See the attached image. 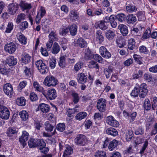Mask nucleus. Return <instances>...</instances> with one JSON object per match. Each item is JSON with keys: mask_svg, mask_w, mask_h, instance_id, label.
<instances>
[{"mask_svg": "<svg viewBox=\"0 0 157 157\" xmlns=\"http://www.w3.org/2000/svg\"><path fill=\"white\" fill-rule=\"evenodd\" d=\"M147 87V85L145 83H142L140 85L136 84L130 93V96L133 98L139 96L140 98H144L148 93Z\"/></svg>", "mask_w": 157, "mask_h": 157, "instance_id": "obj_1", "label": "nucleus"}, {"mask_svg": "<svg viewBox=\"0 0 157 157\" xmlns=\"http://www.w3.org/2000/svg\"><path fill=\"white\" fill-rule=\"evenodd\" d=\"M43 83L48 87H54L58 84V81L56 77L50 75L45 78Z\"/></svg>", "mask_w": 157, "mask_h": 157, "instance_id": "obj_2", "label": "nucleus"}, {"mask_svg": "<svg viewBox=\"0 0 157 157\" xmlns=\"http://www.w3.org/2000/svg\"><path fill=\"white\" fill-rule=\"evenodd\" d=\"M35 65L39 72L42 75L46 74L49 71L48 65L42 60L40 59L35 62Z\"/></svg>", "mask_w": 157, "mask_h": 157, "instance_id": "obj_3", "label": "nucleus"}, {"mask_svg": "<svg viewBox=\"0 0 157 157\" xmlns=\"http://www.w3.org/2000/svg\"><path fill=\"white\" fill-rule=\"evenodd\" d=\"M43 95L48 100H52L56 98L57 94L56 90L52 88H49L47 90H45Z\"/></svg>", "mask_w": 157, "mask_h": 157, "instance_id": "obj_4", "label": "nucleus"}, {"mask_svg": "<svg viewBox=\"0 0 157 157\" xmlns=\"http://www.w3.org/2000/svg\"><path fill=\"white\" fill-rule=\"evenodd\" d=\"M19 6V4L16 2L9 4L8 6V13L12 15L17 13Z\"/></svg>", "mask_w": 157, "mask_h": 157, "instance_id": "obj_5", "label": "nucleus"}, {"mask_svg": "<svg viewBox=\"0 0 157 157\" xmlns=\"http://www.w3.org/2000/svg\"><path fill=\"white\" fill-rule=\"evenodd\" d=\"M75 142L77 145L83 146L86 144L87 140L86 136L82 134H78L75 139Z\"/></svg>", "mask_w": 157, "mask_h": 157, "instance_id": "obj_6", "label": "nucleus"}, {"mask_svg": "<svg viewBox=\"0 0 157 157\" xmlns=\"http://www.w3.org/2000/svg\"><path fill=\"white\" fill-rule=\"evenodd\" d=\"M106 100L102 98L99 99L97 102V108L101 112H104L105 110Z\"/></svg>", "mask_w": 157, "mask_h": 157, "instance_id": "obj_7", "label": "nucleus"}, {"mask_svg": "<svg viewBox=\"0 0 157 157\" xmlns=\"http://www.w3.org/2000/svg\"><path fill=\"white\" fill-rule=\"evenodd\" d=\"M13 90V86L11 84L7 83L4 85V92L6 95L10 98L12 96Z\"/></svg>", "mask_w": 157, "mask_h": 157, "instance_id": "obj_8", "label": "nucleus"}, {"mask_svg": "<svg viewBox=\"0 0 157 157\" xmlns=\"http://www.w3.org/2000/svg\"><path fill=\"white\" fill-rule=\"evenodd\" d=\"M124 116L126 118L127 117L130 122H133L136 119L137 113L136 112H132L129 113L124 110L123 112Z\"/></svg>", "mask_w": 157, "mask_h": 157, "instance_id": "obj_9", "label": "nucleus"}, {"mask_svg": "<svg viewBox=\"0 0 157 157\" xmlns=\"http://www.w3.org/2000/svg\"><path fill=\"white\" fill-rule=\"evenodd\" d=\"M106 123L111 126L117 128L119 127V124L118 121H117L112 116H109L106 118Z\"/></svg>", "mask_w": 157, "mask_h": 157, "instance_id": "obj_10", "label": "nucleus"}, {"mask_svg": "<svg viewBox=\"0 0 157 157\" xmlns=\"http://www.w3.org/2000/svg\"><path fill=\"white\" fill-rule=\"evenodd\" d=\"M10 116V111L6 107H3L0 110V117L2 119L7 120Z\"/></svg>", "mask_w": 157, "mask_h": 157, "instance_id": "obj_11", "label": "nucleus"}, {"mask_svg": "<svg viewBox=\"0 0 157 157\" xmlns=\"http://www.w3.org/2000/svg\"><path fill=\"white\" fill-rule=\"evenodd\" d=\"M16 49V45L13 42H11L10 43L7 44L4 46L5 51L11 54L14 53Z\"/></svg>", "mask_w": 157, "mask_h": 157, "instance_id": "obj_12", "label": "nucleus"}, {"mask_svg": "<svg viewBox=\"0 0 157 157\" xmlns=\"http://www.w3.org/2000/svg\"><path fill=\"white\" fill-rule=\"evenodd\" d=\"M99 52L102 56L105 59H109L111 57V54L105 46H102L100 48Z\"/></svg>", "mask_w": 157, "mask_h": 157, "instance_id": "obj_13", "label": "nucleus"}, {"mask_svg": "<svg viewBox=\"0 0 157 157\" xmlns=\"http://www.w3.org/2000/svg\"><path fill=\"white\" fill-rule=\"evenodd\" d=\"M16 37L19 43L22 45H26L27 43V39L26 37L21 32L18 33Z\"/></svg>", "mask_w": 157, "mask_h": 157, "instance_id": "obj_14", "label": "nucleus"}, {"mask_svg": "<svg viewBox=\"0 0 157 157\" xmlns=\"http://www.w3.org/2000/svg\"><path fill=\"white\" fill-rule=\"evenodd\" d=\"M126 20L128 24L129 25H133L136 22L137 18L133 14H130L126 16Z\"/></svg>", "mask_w": 157, "mask_h": 157, "instance_id": "obj_15", "label": "nucleus"}, {"mask_svg": "<svg viewBox=\"0 0 157 157\" xmlns=\"http://www.w3.org/2000/svg\"><path fill=\"white\" fill-rule=\"evenodd\" d=\"M87 75L82 72L78 73L77 75V80L78 83L81 84L86 83L87 81Z\"/></svg>", "mask_w": 157, "mask_h": 157, "instance_id": "obj_16", "label": "nucleus"}, {"mask_svg": "<svg viewBox=\"0 0 157 157\" xmlns=\"http://www.w3.org/2000/svg\"><path fill=\"white\" fill-rule=\"evenodd\" d=\"M32 58L29 54L25 53L22 55L21 59L22 63L25 65L29 64L31 62Z\"/></svg>", "mask_w": 157, "mask_h": 157, "instance_id": "obj_17", "label": "nucleus"}, {"mask_svg": "<svg viewBox=\"0 0 157 157\" xmlns=\"http://www.w3.org/2000/svg\"><path fill=\"white\" fill-rule=\"evenodd\" d=\"M118 29L120 30V32L123 36H126L128 33V27L126 25L120 24L118 26Z\"/></svg>", "mask_w": 157, "mask_h": 157, "instance_id": "obj_18", "label": "nucleus"}, {"mask_svg": "<svg viewBox=\"0 0 157 157\" xmlns=\"http://www.w3.org/2000/svg\"><path fill=\"white\" fill-rule=\"evenodd\" d=\"M70 17L72 21H78L80 19L79 13L75 10H72L70 12Z\"/></svg>", "mask_w": 157, "mask_h": 157, "instance_id": "obj_19", "label": "nucleus"}, {"mask_svg": "<svg viewBox=\"0 0 157 157\" xmlns=\"http://www.w3.org/2000/svg\"><path fill=\"white\" fill-rule=\"evenodd\" d=\"M95 36L96 41L99 44H102L104 40V37L102 32L100 30H98L96 33Z\"/></svg>", "mask_w": 157, "mask_h": 157, "instance_id": "obj_20", "label": "nucleus"}, {"mask_svg": "<svg viewBox=\"0 0 157 157\" xmlns=\"http://www.w3.org/2000/svg\"><path fill=\"white\" fill-rule=\"evenodd\" d=\"M20 6L23 11L29 10L32 7L31 3L25 2L24 1L21 0L19 3Z\"/></svg>", "mask_w": 157, "mask_h": 157, "instance_id": "obj_21", "label": "nucleus"}, {"mask_svg": "<svg viewBox=\"0 0 157 157\" xmlns=\"http://www.w3.org/2000/svg\"><path fill=\"white\" fill-rule=\"evenodd\" d=\"M106 133L109 135L115 137L118 135V132L116 129L113 127H109L105 130Z\"/></svg>", "mask_w": 157, "mask_h": 157, "instance_id": "obj_22", "label": "nucleus"}, {"mask_svg": "<svg viewBox=\"0 0 157 157\" xmlns=\"http://www.w3.org/2000/svg\"><path fill=\"white\" fill-rule=\"evenodd\" d=\"M94 27L96 29L100 28L102 30H104L106 29L108 27L105 24V21L101 20L95 23Z\"/></svg>", "mask_w": 157, "mask_h": 157, "instance_id": "obj_23", "label": "nucleus"}, {"mask_svg": "<svg viewBox=\"0 0 157 157\" xmlns=\"http://www.w3.org/2000/svg\"><path fill=\"white\" fill-rule=\"evenodd\" d=\"M7 63L10 66H12L16 65L17 63V59L14 56H10L8 57L6 59Z\"/></svg>", "mask_w": 157, "mask_h": 157, "instance_id": "obj_24", "label": "nucleus"}, {"mask_svg": "<svg viewBox=\"0 0 157 157\" xmlns=\"http://www.w3.org/2000/svg\"><path fill=\"white\" fill-rule=\"evenodd\" d=\"M78 26L75 24L68 26V30L70 34L72 36H75L77 32Z\"/></svg>", "mask_w": 157, "mask_h": 157, "instance_id": "obj_25", "label": "nucleus"}, {"mask_svg": "<svg viewBox=\"0 0 157 157\" xmlns=\"http://www.w3.org/2000/svg\"><path fill=\"white\" fill-rule=\"evenodd\" d=\"M39 108L40 110L44 113H48L50 109V107L49 105L44 103H42L40 104Z\"/></svg>", "mask_w": 157, "mask_h": 157, "instance_id": "obj_26", "label": "nucleus"}, {"mask_svg": "<svg viewBox=\"0 0 157 157\" xmlns=\"http://www.w3.org/2000/svg\"><path fill=\"white\" fill-rule=\"evenodd\" d=\"M85 58L86 59L91 60L93 59L94 53L89 48H86L85 49Z\"/></svg>", "mask_w": 157, "mask_h": 157, "instance_id": "obj_27", "label": "nucleus"}, {"mask_svg": "<svg viewBox=\"0 0 157 157\" xmlns=\"http://www.w3.org/2000/svg\"><path fill=\"white\" fill-rule=\"evenodd\" d=\"M38 138H31L28 141V146L30 148H36Z\"/></svg>", "mask_w": 157, "mask_h": 157, "instance_id": "obj_28", "label": "nucleus"}, {"mask_svg": "<svg viewBox=\"0 0 157 157\" xmlns=\"http://www.w3.org/2000/svg\"><path fill=\"white\" fill-rule=\"evenodd\" d=\"M105 37L109 40H112L116 36L114 31L109 29L107 30L105 33Z\"/></svg>", "mask_w": 157, "mask_h": 157, "instance_id": "obj_29", "label": "nucleus"}, {"mask_svg": "<svg viewBox=\"0 0 157 157\" xmlns=\"http://www.w3.org/2000/svg\"><path fill=\"white\" fill-rule=\"evenodd\" d=\"M44 129L47 132H51L53 130L54 126L52 123L47 121L44 123Z\"/></svg>", "mask_w": 157, "mask_h": 157, "instance_id": "obj_30", "label": "nucleus"}, {"mask_svg": "<svg viewBox=\"0 0 157 157\" xmlns=\"http://www.w3.org/2000/svg\"><path fill=\"white\" fill-rule=\"evenodd\" d=\"M33 86L35 91L41 92L43 94L45 90H44L43 87L40 85L38 82H34L33 83Z\"/></svg>", "mask_w": 157, "mask_h": 157, "instance_id": "obj_31", "label": "nucleus"}, {"mask_svg": "<svg viewBox=\"0 0 157 157\" xmlns=\"http://www.w3.org/2000/svg\"><path fill=\"white\" fill-rule=\"evenodd\" d=\"M151 105L150 101L148 98H146L144 100L143 107L144 109L146 111L150 110Z\"/></svg>", "mask_w": 157, "mask_h": 157, "instance_id": "obj_32", "label": "nucleus"}, {"mask_svg": "<svg viewBox=\"0 0 157 157\" xmlns=\"http://www.w3.org/2000/svg\"><path fill=\"white\" fill-rule=\"evenodd\" d=\"M29 134L26 131H24L22 132L21 136L19 138V141L21 143H24L29 138Z\"/></svg>", "mask_w": 157, "mask_h": 157, "instance_id": "obj_33", "label": "nucleus"}, {"mask_svg": "<svg viewBox=\"0 0 157 157\" xmlns=\"http://www.w3.org/2000/svg\"><path fill=\"white\" fill-rule=\"evenodd\" d=\"M126 10L127 12L129 13H132L136 11L137 9L136 7L132 4H127L126 6Z\"/></svg>", "mask_w": 157, "mask_h": 157, "instance_id": "obj_34", "label": "nucleus"}, {"mask_svg": "<svg viewBox=\"0 0 157 157\" xmlns=\"http://www.w3.org/2000/svg\"><path fill=\"white\" fill-rule=\"evenodd\" d=\"M87 115L85 112H80L76 115L75 118L77 120L81 121L86 117Z\"/></svg>", "mask_w": 157, "mask_h": 157, "instance_id": "obj_35", "label": "nucleus"}, {"mask_svg": "<svg viewBox=\"0 0 157 157\" xmlns=\"http://www.w3.org/2000/svg\"><path fill=\"white\" fill-rule=\"evenodd\" d=\"M145 12L144 11H138L136 15L138 18V20L140 21H144L146 19Z\"/></svg>", "mask_w": 157, "mask_h": 157, "instance_id": "obj_36", "label": "nucleus"}, {"mask_svg": "<svg viewBox=\"0 0 157 157\" xmlns=\"http://www.w3.org/2000/svg\"><path fill=\"white\" fill-rule=\"evenodd\" d=\"M118 141L116 139L110 141L109 145L108 148L110 151H112L116 148L118 145Z\"/></svg>", "mask_w": 157, "mask_h": 157, "instance_id": "obj_37", "label": "nucleus"}, {"mask_svg": "<svg viewBox=\"0 0 157 157\" xmlns=\"http://www.w3.org/2000/svg\"><path fill=\"white\" fill-rule=\"evenodd\" d=\"M20 118L23 121H25L28 118L29 114L25 110H23L19 113Z\"/></svg>", "mask_w": 157, "mask_h": 157, "instance_id": "obj_38", "label": "nucleus"}, {"mask_svg": "<svg viewBox=\"0 0 157 157\" xmlns=\"http://www.w3.org/2000/svg\"><path fill=\"white\" fill-rule=\"evenodd\" d=\"M136 43L135 40L134 38H131L128 40V47L129 49L133 50L135 47Z\"/></svg>", "mask_w": 157, "mask_h": 157, "instance_id": "obj_39", "label": "nucleus"}, {"mask_svg": "<svg viewBox=\"0 0 157 157\" xmlns=\"http://www.w3.org/2000/svg\"><path fill=\"white\" fill-rule=\"evenodd\" d=\"M69 32L68 26H62V28L60 29L59 34L62 36H66Z\"/></svg>", "mask_w": 157, "mask_h": 157, "instance_id": "obj_40", "label": "nucleus"}, {"mask_svg": "<svg viewBox=\"0 0 157 157\" xmlns=\"http://www.w3.org/2000/svg\"><path fill=\"white\" fill-rule=\"evenodd\" d=\"M72 98V101L74 104H76L79 101L80 97L78 93L74 91L72 92L71 94Z\"/></svg>", "mask_w": 157, "mask_h": 157, "instance_id": "obj_41", "label": "nucleus"}, {"mask_svg": "<svg viewBox=\"0 0 157 157\" xmlns=\"http://www.w3.org/2000/svg\"><path fill=\"white\" fill-rule=\"evenodd\" d=\"M26 100L23 97L18 98L16 100V102L17 105L19 106H24L25 105Z\"/></svg>", "mask_w": 157, "mask_h": 157, "instance_id": "obj_42", "label": "nucleus"}, {"mask_svg": "<svg viewBox=\"0 0 157 157\" xmlns=\"http://www.w3.org/2000/svg\"><path fill=\"white\" fill-rule=\"evenodd\" d=\"M60 50V47L58 43L55 42L52 49V53L56 55L59 52Z\"/></svg>", "mask_w": 157, "mask_h": 157, "instance_id": "obj_43", "label": "nucleus"}, {"mask_svg": "<svg viewBox=\"0 0 157 157\" xmlns=\"http://www.w3.org/2000/svg\"><path fill=\"white\" fill-rule=\"evenodd\" d=\"M151 29L148 28L141 37V39L144 40L148 38L151 36Z\"/></svg>", "mask_w": 157, "mask_h": 157, "instance_id": "obj_44", "label": "nucleus"}, {"mask_svg": "<svg viewBox=\"0 0 157 157\" xmlns=\"http://www.w3.org/2000/svg\"><path fill=\"white\" fill-rule=\"evenodd\" d=\"M77 42V44L81 48H83L87 46L86 42L82 37L78 38Z\"/></svg>", "mask_w": 157, "mask_h": 157, "instance_id": "obj_45", "label": "nucleus"}, {"mask_svg": "<svg viewBox=\"0 0 157 157\" xmlns=\"http://www.w3.org/2000/svg\"><path fill=\"white\" fill-rule=\"evenodd\" d=\"M144 72L142 70H140L138 72L133 73L132 77L133 79H138L142 78Z\"/></svg>", "mask_w": 157, "mask_h": 157, "instance_id": "obj_46", "label": "nucleus"}, {"mask_svg": "<svg viewBox=\"0 0 157 157\" xmlns=\"http://www.w3.org/2000/svg\"><path fill=\"white\" fill-rule=\"evenodd\" d=\"M115 17L116 19L121 22L125 21L126 19V16L122 13L117 14L116 16H115Z\"/></svg>", "mask_w": 157, "mask_h": 157, "instance_id": "obj_47", "label": "nucleus"}, {"mask_svg": "<svg viewBox=\"0 0 157 157\" xmlns=\"http://www.w3.org/2000/svg\"><path fill=\"white\" fill-rule=\"evenodd\" d=\"M65 128L66 125L64 123H59L56 125V129L60 132H63Z\"/></svg>", "mask_w": 157, "mask_h": 157, "instance_id": "obj_48", "label": "nucleus"}, {"mask_svg": "<svg viewBox=\"0 0 157 157\" xmlns=\"http://www.w3.org/2000/svg\"><path fill=\"white\" fill-rule=\"evenodd\" d=\"M115 15H111L110 21L109 23H110L111 26L113 28L116 27L117 25V23L116 20Z\"/></svg>", "mask_w": 157, "mask_h": 157, "instance_id": "obj_49", "label": "nucleus"}, {"mask_svg": "<svg viewBox=\"0 0 157 157\" xmlns=\"http://www.w3.org/2000/svg\"><path fill=\"white\" fill-rule=\"evenodd\" d=\"M89 67L90 68H95L96 69H99V66L98 63L94 60H91L89 62Z\"/></svg>", "mask_w": 157, "mask_h": 157, "instance_id": "obj_50", "label": "nucleus"}, {"mask_svg": "<svg viewBox=\"0 0 157 157\" xmlns=\"http://www.w3.org/2000/svg\"><path fill=\"white\" fill-rule=\"evenodd\" d=\"M58 64L59 66L62 68H63L65 67V59L64 56H62L60 57Z\"/></svg>", "mask_w": 157, "mask_h": 157, "instance_id": "obj_51", "label": "nucleus"}, {"mask_svg": "<svg viewBox=\"0 0 157 157\" xmlns=\"http://www.w3.org/2000/svg\"><path fill=\"white\" fill-rule=\"evenodd\" d=\"M116 44L118 47L120 48H122L125 45V40L122 38L117 39L116 41Z\"/></svg>", "mask_w": 157, "mask_h": 157, "instance_id": "obj_52", "label": "nucleus"}, {"mask_svg": "<svg viewBox=\"0 0 157 157\" xmlns=\"http://www.w3.org/2000/svg\"><path fill=\"white\" fill-rule=\"evenodd\" d=\"M151 103L152 109L154 110L157 107V97L155 96L152 97L151 98Z\"/></svg>", "mask_w": 157, "mask_h": 157, "instance_id": "obj_53", "label": "nucleus"}, {"mask_svg": "<svg viewBox=\"0 0 157 157\" xmlns=\"http://www.w3.org/2000/svg\"><path fill=\"white\" fill-rule=\"evenodd\" d=\"M94 157H107L106 152L103 151L98 150L95 153Z\"/></svg>", "mask_w": 157, "mask_h": 157, "instance_id": "obj_54", "label": "nucleus"}, {"mask_svg": "<svg viewBox=\"0 0 157 157\" xmlns=\"http://www.w3.org/2000/svg\"><path fill=\"white\" fill-rule=\"evenodd\" d=\"M113 70L111 67H109L108 68L105 69L104 70V73L106 76V78H108L111 75V73L113 72Z\"/></svg>", "mask_w": 157, "mask_h": 157, "instance_id": "obj_55", "label": "nucleus"}, {"mask_svg": "<svg viewBox=\"0 0 157 157\" xmlns=\"http://www.w3.org/2000/svg\"><path fill=\"white\" fill-rule=\"evenodd\" d=\"M139 52L140 53L147 54L149 52L148 48L144 45H141L139 47Z\"/></svg>", "mask_w": 157, "mask_h": 157, "instance_id": "obj_56", "label": "nucleus"}, {"mask_svg": "<svg viewBox=\"0 0 157 157\" xmlns=\"http://www.w3.org/2000/svg\"><path fill=\"white\" fill-rule=\"evenodd\" d=\"M43 123L37 120L35 121L34 122L35 128L37 130H40V128L43 127Z\"/></svg>", "mask_w": 157, "mask_h": 157, "instance_id": "obj_57", "label": "nucleus"}, {"mask_svg": "<svg viewBox=\"0 0 157 157\" xmlns=\"http://www.w3.org/2000/svg\"><path fill=\"white\" fill-rule=\"evenodd\" d=\"M83 65V63L81 61H79L77 62L74 65V69L75 71L77 72L82 67Z\"/></svg>", "mask_w": 157, "mask_h": 157, "instance_id": "obj_58", "label": "nucleus"}, {"mask_svg": "<svg viewBox=\"0 0 157 157\" xmlns=\"http://www.w3.org/2000/svg\"><path fill=\"white\" fill-rule=\"evenodd\" d=\"M73 152V149L70 146L68 145L66 147V149L65 150L63 153V156L64 155H71Z\"/></svg>", "mask_w": 157, "mask_h": 157, "instance_id": "obj_59", "label": "nucleus"}, {"mask_svg": "<svg viewBox=\"0 0 157 157\" xmlns=\"http://www.w3.org/2000/svg\"><path fill=\"white\" fill-rule=\"evenodd\" d=\"M17 133L16 130L15 129H13L12 128H9L6 131L7 136L9 137H11L13 134L15 133L17 134Z\"/></svg>", "mask_w": 157, "mask_h": 157, "instance_id": "obj_60", "label": "nucleus"}, {"mask_svg": "<svg viewBox=\"0 0 157 157\" xmlns=\"http://www.w3.org/2000/svg\"><path fill=\"white\" fill-rule=\"evenodd\" d=\"M77 109L75 108L68 109L67 112V115L69 117H71L73 116V115L76 112Z\"/></svg>", "mask_w": 157, "mask_h": 157, "instance_id": "obj_61", "label": "nucleus"}, {"mask_svg": "<svg viewBox=\"0 0 157 157\" xmlns=\"http://www.w3.org/2000/svg\"><path fill=\"white\" fill-rule=\"evenodd\" d=\"M25 15L23 13H20L18 14L16 18V22L17 24L21 23L22 20L25 19Z\"/></svg>", "mask_w": 157, "mask_h": 157, "instance_id": "obj_62", "label": "nucleus"}, {"mask_svg": "<svg viewBox=\"0 0 157 157\" xmlns=\"http://www.w3.org/2000/svg\"><path fill=\"white\" fill-rule=\"evenodd\" d=\"M29 99L31 101H34L38 99V97L37 95L34 92H31L30 94Z\"/></svg>", "mask_w": 157, "mask_h": 157, "instance_id": "obj_63", "label": "nucleus"}, {"mask_svg": "<svg viewBox=\"0 0 157 157\" xmlns=\"http://www.w3.org/2000/svg\"><path fill=\"white\" fill-rule=\"evenodd\" d=\"M49 40H52V41L56 40L57 39V35L54 31H52L48 36Z\"/></svg>", "mask_w": 157, "mask_h": 157, "instance_id": "obj_64", "label": "nucleus"}]
</instances>
